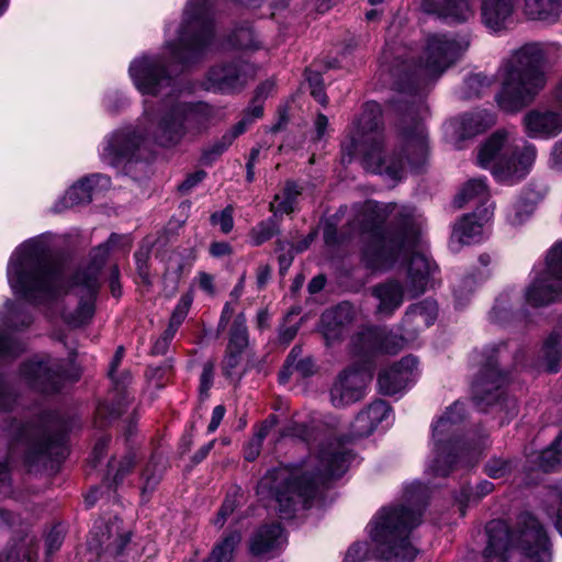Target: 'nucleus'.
<instances>
[{
	"instance_id": "obj_1",
	"label": "nucleus",
	"mask_w": 562,
	"mask_h": 562,
	"mask_svg": "<svg viewBox=\"0 0 562 562\" xmlns=\"http://www.w3.org/2000/svg\"><path fill=\"white\" fill-rule=\"evenodd\" d=\"M214 7V0H188L177 42H167L161 56H142L131 63L128 72L136 89L143 95L166 99L158 108L145 101L136 127L115 132L106 139L101 153L104 161L116 166L145 142L171 148L205 130L210 106L181 100L168 66L188 64L211 47Z\"/></svg>"
},
{
	"instance_id": "obj_2",
	"label": "nucleus",
	"mask_w": 562,
	"mask_h": 562,
	"mask_svg": "<svg viewBox=\"0 0 562 562\" xmlns=\"http://www.w3.org/2000/svg\"><path fill=\"white\" fill-rule=\"evenodd\" d=\"M131 244L128 235L112 234L93 250L92 265L69 281L65 267L52 256L49 236L41 235L24 241L11 255L8 282L15 295L34 304L50 303L65 295L63 319L71 326H81L93 317L98 277L110 249L126 251Z\"/></svg>"
},
{
	"instance_id": "obj_3",
	"label": "nucleus",
	"mask_w": 562,
	"mask_h": 562,
	"mask_svg": "<svg viewBox=\"0 0 562 562\" xmlns=\"http://www.w3.org/2000/svg\"><path fill=\"white\" fill-rule=\"evenodd\" d=\"M425 231L418 210L389 203V313L440 284L439 267L426 251Z\"/></svg>"
},
{
	"instance_id": "obj_4",
	"label": "nucleus",
	"mask_w": 562,
	"mask_h": 562,
	"mask_svg": "<svg viewBox=\"0 0 562 562\" xmlns=\"http://www.w3.org/2000/svg\"><path fill=\"white\" fill-rule=\"evenodd\" d=\"M469 34L428 33L418 49L404 47L394 53L398 88L402 77L411 81V89L425 92L454 64L470 47Z\"/></svg>"
},
{
	"instance_id": "obj_5",
	"label": "nucleus",
	"mask_w": 562,
	"mask_h": 562,
	"mask_svg": "<svg viewBox=\"0 0 562 562\" xmlns=\"http://www.w3.org/2000/svg\"><path fill=\"white\" fill-rule=\"evenodd\" d=\"M355 459L351 450L340 439L322 443L315 454H311L291 471L278 469L267 473L260 481V492H283L271 483L286 481V492H316L329 488L330 482L339 479Z\"/></svg>"
},
{
	"instance_id": "obj_6",
	"label": "nucleus",
	"mask_w": 562,
	"mask_h": 562,
	"mask_svg": "<svg viewBox=\"0 0 562 562\" xmlns=\"http://www.w3.org/2000/svg\"><path fill=\"white\" fill-rule=\"evenodd\" d=\"M487 542L483 552L484 562H509V553L517 550L520 562H551L549 537L539 519L530 513L518 517L513 532L503 520L486 525Z\"/></svg>"
},
{
	"instance_id": "obj_7",
	"label": "nucleus",
	"mask_w": 562,
	"mask_h": 562,
	"mask_svg": "<svg viewBox=\"0 0 562 562\" xmlns=\"http://www.w3.org/2000/svg\"><path fill=\"white\" fill-rule=\"evenodd\" d=\"M544 50L538 43L517 49L501 70L502 89L495 100L505 112H517L528 105L544 88L547 78L541 69Z\"/></svg>"
},
{
	"instance_id": "obj_8",
	"label": "nucleus",
	"mask_w": 562,
	"mask_h": 562,
	"mask_svg": "<svg viewBox=\"0 0 562 562\" xmlns=\"http://www.w3.org/2000/svg\"><path fill=\"white\" fill-rule=\"evenodd\" d=\"M464 405L457 401L432 425L434 457L427 472L447 476L458 465H471L485 447L486 438L461 439L457 436L458 425L463 420Z\"/></svg>"
},
{
	"instance_id": "obj_9",
	"label": "nucleus",
	"mask_w": 562,
	"mask_h": 562,
	"mask_svg": "<svg viewBox=\"0 0 562 562\" xmlns=\"http://www.w3.org/2000/svg\"><path fill=\"white\" fill-rule=\"evenodd\" d=\"M55 428V420L50 415L26 425L10 423L0 430L11 440L9 460L14 462L21 457L29 468L64 460L68 454L67 438L64 432L53 435Z\"/></svg>"
},
{
	"instance_id": "obj_10",
	"label": "nucleus",
	"mask_w": 562,
	"mask_h": 562,
	"mask_svg": "<svg viewBox=\"0 0 562 562\" xmlns=\"http://www.w3.org/2000/svg\"><path fill=\"white\" fill-rule=\"evenodd\" d=\"M537 155L535 144L517 138L508 131L499 130L481 146L477 164L490 169L498 183L514 186L530 173Z\"/></svg>"
},
{
	"instance_id": "obj_11",
	"label": "nucleus",
	"mask_w": 562,
	"mask_h": 562,
	"mask_svg": "<svg viewBox=\"0 0 562 562\" xmlns=\"http://www.w3.org/2000/svg\"><path fill=\"white\" fill-rule=\"evenodd\" d=\"M524 299L532 307L562 300V241H557L549 249L544 262L532 269Z\"/></svg>"
},
{
	"instance_id": "obj_12",
	"label": "nucleus",
	"mask_w": 562,
	"mask_h": 562,
	"mask_svg": "<svg viewBox=\"0 0 562 562\" xmlns=\"http://www.w3.org/2000/svg\"><path fill=\"white\" fill-rule=\"evenodd\" d=\"M362 131L341 144L342 159L350 161L356 153H361L363 167L373 173L386 171L385 136L382 127L372 124L366 115L360 119Z\"/></svg>"
},
{
	"instance_id": "obj_13",
	"label": "nucleus",
	"mask_w": 562,
	"mask_h": 562,
	"mask_svg": "<svg viewBox=\"0 0 562 562\" xmlns=\"http://www.w3.org/2000/svg\"><path fill=\"white\" fill-rule=\"evenodd\" d=\"M422 512L411 507L389 512V562H414L418 550L412 530L420 524Z\"/></svg>"
},
{
	"instance_id": "obj_14",
	"label": "nucleus",
	"mask_w": 562,
	"mask_h": 562,
	"mask_svg": "<svg viewBox=\"0 0 562 562\" xmlns=\"http://www.w3.org/2000/svg\"><path fill=\"white\" fill-rule=\"evenodd\" d=\"M552 99L561 109L536 108L524 115L521 124L529 138L548 140L562 134V76L552 90Z\"/></svg>"
},
{
	"instance_id": "obj_15",
	"label": "nucleus",
	"mask_w": 562,
	"mask_h": 562,
	"mask_svg": "<svg viewBox=\"0 0 562 562\" xmlns=\"http://www.w3.org/2000/svg\"><path fill=\"white\" fill-rule=\"evenodd\" d=\"M268 502L281 519L291 520L323 512L335 497L333 494H269Z\"/></svg>"
},
{
	"instance_id": "obj_16",
	"label": "nucleus",
	"mask_w": 562,
	"mask_h": 562,
	"mask_svg": "<svg viewBox=\"0 0 562 562\" xmlns=\"http://www.w3.org/2000/svg\"><path fill=\"white\" fill-rule=\"evenodd\" d=\"M21 375L31 387L43 393L58 392L68 381L59 362L53 359L27 361L21 369Z\"/></svg>"
},
{
	"instance_id": "obj_17",
	"label": "nucleus",
	"mask_w": 562,
	"mask_h": 562,
	"mask_svg": "<svg viewBox=\"0 0 562 562\" xmlns=\"http://www.w3.org/2000/svg\"><path fill=\"white\" fill-rule=\"evenodd\" d=\"M562 431L554 441L539 452L527 454L530 464L518 477V485L522 488H536L543 480V475L553 471L562 460Z\"/></svg>"
},
{
	"instance_id": "obj_18",
	"label": "nucleus",
	"mask_w": 562,
	"mask_h": 562,
	"mask_svg": "<svg viewBox=\"0 0 562 562\" xmlns=\"http://www.w3.org/2000/svg\"><path fill=\"white\" fill-rule=\"evenodd\" d=\"M495 123V115L486 110H477L463 114L449 121L445 126L447 140L456 148H461V143L477 134Z\"/></svg>"
},
{
	"instance_id": "obj_19",
	"label": "nucleus",
	"mask_w": 562,
	"mask_h": 562,
	"mask_svg": "<svg viewBox=\"0 0 562 562\" xmlns=\"http://www.w3.org/2000/svg\"><path fill=\"white\" fill-rule=\"evenodd\" d=\"M370 374L363 369L344 370L330 389V401L335 407H345L363 398Z\"/></svg>"
},
{
	"instance_id": "obj_20",
	"label": "nucleus",
	"mask_w": 562,
	"mask_h": 562,
	"mask_svg": "<svg viewBox=\"0 0 562 562\" xmlns=\"http://www.w3.org/2000/svg\"><path fill=\"white\" fill-rule=\"evenodd\" d=\"M252 72V66L239 60L216 65L207 74L206 89L222 93L235 92L246 85Z\"/></svg>"
},
{
	"instance_id": "obj_21",
	"label": "nucleus",
	"mask_w": 562,
	"mask_h": 562,
	"mask_svg": "<svg viewBox=\"0 0 562 562\" xmlns=\"http://www.w3.org/2000/svg\"><path fill=\"white\" fill-rule=\"evenodd\" d=\"M378 204L369 201L364 204L366 213H372L364 226L367 245L364 258L369 266L378 268L385 260L386 236L384 216L376 211Z\"/></svg>"
},
{
	"instance_id": "obj_22",
	"label": "nucleus",
	"mask_w": 562,
	"mask_h": 562,
	"mask_svg": "<svg viewBox=\"0 0 562 562\" xmlns=\"http://www.w3.org/2000/svg\"><path fill=\"white\" fill-rule=\"evenodd\" d=\"M130 541V533L123 530L121 521L95 525L88 539V549L98 557L103 554L117 555Z\"/></svg>"
},
{
	"instance_id": "obj_23",
	"label": "nucleus",
	"mask_w": 562,
	"mask_h": 562,
	"mask_svg": "<svg viewBox=\"0 0 562 562\" xmlns=\"http://www.w3.org/2000/svg\"><path fill=\"white\" fill-rule=\"evenodd\" d=\"M493 207L485 206L464 215L453 226L450 244L470 245L481 241L488 232Z\"/></svg>"
},
{
	"instance_id": "obj_24",
	"label": "nucleus",
	"mask_w": 562,
	"mask_h": 562,
	"mask_svg": "<svg viewBox=\"0 0 562 562\" xmlns=\"http://www.w3.org/2000/svg\"><path fill=\"white\" fill-rule=\"evenodd\" d=\"M437 315L438 305L435 300L426 299L411 305L403 319V324L408 328L405 329V334L401 335L396 342H393L389 336V353L392 352L393 345L402 348L406 342L414 339L417 331L432 325Z\"/></svg>"
},
{
	"instance_id": "obj_25",
	"label": "nucleus",
	"mask_w": 562,
	"mask_h": 562,
	"mask_svg": "<svg viewBox=\"0 0 562 562\" xmlns=\"http://www.w3.org/2000/svg\"><path fill=\"white\" fill-rule=\"evenodd\" d=\"M110 178L103 175H91L71 186L56 205V211L72 207L79 204L89 203L93 193L99 189L110 187Z\"/></svg>"
},
{
	"instance_id": "obj_26",
	"label": "nucleus",
	"mask_w": 562,
	"mask_h": 562,
	"mask_svg": "<svg viewBox=\"0 0 562 562\" xmlns=\"http://www.w3.org/2000/svg\"><path fill=\"white\" fill-rule=\"evenodd\" d=\"M263 115V100L254 98L249 106L245 110L243 119L237 122L229 132L223 135L221 140L214 144L205 154V159H213L222 155L234 142L256 120Z\"/></svg>"
},
{
	"instance_id": "obj_27",
	"label": "nucleus",
	"mask_w": 562,
	"mask_h": 562,
	"mask_svg": "<svg viewBox=\"0 0 562 562\" xmlns=\"http://www.w3.org/2000/svg\"><path fill=\"white\" fill-rule=\"evenodd\" d=\"M418 378V361L406 356L389 368V397L402 396Z\"/></svg>"
},
{
	"instance_id": "obj_28",
	"label": "nucleus",
	"mask_w": 562,
	"mask_h": 562,
	"mask_svg": "<svg viewBox=\"0 0 562 562\" xmlns=\"http://www.w3.org/2000/svg\"><path fill=\"white\" fill-rule=\"evenodd\" d=\"M0 562H41L37 537L31 530H26L13 538L0 552Z\"/></svg>"
},
{
	"instance_id": "obj_29",
	"label": "nucleus",
	"mask_w": 562,
	"mask_h": 562,
	"mask_svg": "<svg viewBox=\"0 0 562 562\" xmlns=\"http://www.w3.org/2000/svg\"><path fill=\"white\" fill-rule=\"evenodd\" d=\"M422 9L451 22H465L474 15L469 0H423Z\"/></svg>"
},
{
	"instance_id": "obj_30",
	"label": "nucleus",
	"mask_w": 562,
	"mask_h": 562,
	"mask_svg": "<svg viewBox=\"0 0 562 562\" xmlns=\"http://www.w3.org/2000/svg\"><path fill=\"white\" fill-rule=\"evenodd\" d=\"M288 538L279 524L260 528L250 540V551L255 555L276 554L282 550Z\"/></svg>"
},
{
	"instance_id": "obj_31",
	"label": "nucleus",
	"mask_w": 562,
	"mask_h": 562,
	"mask_svg": "<svg viewBox=\"0 0 562 562\" xmlns=\"http://www.w3.org/2000/svg\"><path fill=\"white\" fill-rule=\"evenodd\" d=\"M517 0H481L482 23L492 32L506 26Z\"/></svg>"
},
{
	"instance_id": "obj_32",
	"label": "nucleus",
	"mask_w": 562,
	"mask_h": 562,
	"mask_svg": "<svg viewBox=\"0 0 562 562\" xmlns=\"http://www.w3.org/2000/svg\"><path fill=\"white\" fill-rule=\"evenodd\" d=\"M458 207L468 204L476 205L475 211L485 206L493 207L494 203L490 199V190L486 180L483 178H474L464 183L454 199Z\"/></svg>"
},
{
	"instance_id": "obj_33",
	"label": "nucleus",
	"mask_w": 562,
	"mask_h": 562,
	"mask_svg": "<svg viewBox=\"0 0 562 562\" xmlns=\"http://www.w3.org/2000/svg\"><path fill=\"white\" fill-rule=\"evenodd\" d=\"M386 416V403L375 401L360 412L351 424V438L369 436Z\"/></svg>"
},
{
	"instance_id": "obj_34",
	"label": "nucleus",
	"mask_w": 562,
	"mask_h": 562,
	"mask_svg": "<svg viewBox=\"0 0 562 562\" xmlns=\"http://www.w3.org/2000/svg\"><path fill=\"white\" fill-rule=\"evenodd\" d=\"M367 541L373 558L383 559L386 553V507L382 506L366 528Z\"/></svg>"
},
{
	"instance_id": "obj_35",
	"label": "nucleus",
	"mask_w": 562,
	"mask_h": 562,
	"mask_svg": "<svg viewBox=\"0 0 562 562\" xmlns=\"http://www.w3.org/2000/svg\"><path fill=\"white\" fill-rule=\"evenodd\" d=\"M404 150L407 153V161L416 164L428 151V134L424 124L415 122L414 125L402 133Z\"/></svg>"
},
{
	"instance_id": "obj_36",
	"label": "nucleus",
	"mask_w": 562,
	"mask_h": 562,
	"mask_svg": "<svg viewBox=\"0 0 562 562\" xmlns=\"http://www.w3.org/2000/svg\"><path fill=\"white\" fill-rule=\"evenodd\" d=\"M322 331L327 341L339 339L344 333L345 324L349 322V307L339 305L336 308L328 310L322 315Z\"/></svg>"
},
{
	"instance_id": "obj_37",
	"label": "nucleus",
	"mask_w": 562,
	"mask_h": 562,
	"mask_svg": "<svg viewBox=\"0 0 562 562\" xmlns=\"http://www.w3.org/2000/svg\"><path fill=\"white\" fill-rule=\"evenodd\" d=\"M403 47H393L392 48V61H387V65H391V68L389 67V76L392 78V90L395 91L398 95L397 98H394L392 102L389 100V113L394 111L396 103L405 102L406 104H413L416 99H419L425 92H415L411 89V81L407 78L402 77V87L398 88V77L396 75V68L395 65L397 64L394 60V53H396L398 49L404 48Z\"/></svg>"
},
{
	"instance_id": "obj_38",
	"label": "nucleus",
	"mask_w": 562,
	"mask_h": 562,
	"mask_svg": "<svg viewBox=\"0 0 562 562\" xmlns=\"http://www.w3.org/2000/svg\"><path fill=\"white\" fill-rule=\"evenodd\" d=\"M542 357L549 372H557L562 359V317L558 328L547 338L542 347Z\"/></svg>"
},
{
	"instance_id": "obj_39",
	"label": "nucleus",
	"mask_w": 562,
	"mask_h": 562,
	"mask_svg": "<svg viewBox=\"0 0 562 562\" xmlns=\"http://www.w3.org/2000/svg\"><path fill=\"white\" fill-rule=\"evenodd\" d=\"M526 10L531 19L554 21L562 12V0H526Z\"/></svg>"
},
{
	"instance_id": "obj_40",
	"label": "nucleus",
	"mask_w": 562,
	"mask_h": 562,
	"mask_svg": "<svg viewBox=\"0 0 562 562\" xmlns=\"http://www.w3.org/2000/svg\"><path fill=\"white\" fill-rule=\"evenodd\" d=\"M300 193L297 184L288 182L283 191L276 194L274 200L270 203V210L274 215L290 214L295 207L296 199Z\"/></svg>"
},
{
	"instance_id": "obj_41",
	"label": "nucleus",
	"mask_w": 562,
	"mask_h": 562,
	"mask_svg": "<svg viewBox=\"0 0 562 562\" xmlns=\"http://www.w3.org/2000/svg\"><path fill=\"white\" fill-rule=\"evenodd\" d=\"M357 345L360 351L373 355L383 353L385 346L384 331L379 328H368L358 335Z\"/></svg>"
},
{
	"instance_id": "obj_42",
	"label": "nucleus",
	"mask_w": 562,
	"mask_h": 562,
	"mask_svg": "<svg viewBox=\"0 0 562 562\" xmlns=\"http://www.w3.org/2000/svg\"><path fill=\"white\" fill-rule=\"evenodd\" d=\"M533 211L532 203H528L525 199L519 196L507 206L506 220L510 225L519 226L530 218Z\"/></svg>"
},
{
	"instance_id": "obj_43",
	"label": "nucleus",
	"mask_w": 562,
	"mask_h": 562,
	"mask_svg": "<svg viewBox=\"0 0 562 562\" xmlns=\"http://www.w3.org/2000/svg\"><path fill=\"white\" fill-rule=\"evenodd\" d=\"M240 539L238 532L231 533L213 549L211 555L204 562H231L234 549Z\"/></svg>"
},
{
	"instance_id": "obj_44",
	"label": "nucleus",
	"mask_w": 562,
	"mask_h": 562,
	"mask_svg": "<svg viewBox=\"0 0 562 562\" xmlns=\"http://www.w3.org/2000/svg\"><path fill=\"white\" fill-rule=\"evenodd\" d=\"M66 528L63 524H56L44 535V558L43 562H49L50 557L57 552L65 539Z\"/></svg>"
},
{
	"instance_id": "obj_45",
	"label": "nucleus",
	"mask_w": 562,
	"mask_h": 562,
	"mask_svg": "<svg viewBox=\"0 0 562 562\" xmlns=\"http://www.w3.org/2000/svg\"><path fill=\"white\" fill-rule=\"evenodd\" d=\"M514 304L513 300L508 294L499 295L495 304L490 312V319L493 323L502 324L514 317Z\"/></svg>"
},
{
	"instance_id": "obj_46",
	"label": "nucleus",
	"mask_w": 562,
	"mask_h": 562,
	"mask_svg": "<svg viewBox=\"0 0 562 562\" xmlns=\"http://www.w3.org/2000/svg\"><path fill=\"white\" fill-rule=\"evenodd\" d=\"M232 47L256 50L261 47L259 40L249 26L239 27L229 38Z\"/></svg>"
},
{
	"instance_id": "obj_47",
	"label": "nucleus",
	"mask_w": 562,
	"mask_h": 562,
	"mask_svg": "<svg viewBox=\"0 0 562 562\" xmlns=\"http://www.w3.org/2000/svg\"><path fill=\"white\" fill-rule=\"evenodd\" d=\"M248 344L247 328L243 315H238L231 330V337L227 349L236 350L237 353L246 348Z\"/></svg>"
},
{
	"instance_id": "obj_48",
	"label": "nucleus",
	"mask_w": 562,
	"mask_h": 562,
	"mask_svg": "<svg viewBox=\"0 0 562 562\" xmlns=\"http://www.w3.org/2000/svg\"><path fill=\"white\" fill-rule=\"evenodd\" d=\"M492 80L481 74H474L469 76L464 81V97L472 98L479 97L485 92L486 89L490 88Z\"/></svg>"
},
{
	"instance_id": "obj_49",
	"label": "nucleus",
	"mask_w": 562,
	"mask_h": 562,
	"mask_svg": "<svg viewBox=\"0 0 562 562\" xmlns=\"http://www.w3.org/2000/svg\"><path fill=\"white\" fill-rule=\"evenodd\" d=\"M552 498L542 508V514L555 526L562 537V494H552Z\"/></svg>"
},
{
	"instance_id": "obj_50",
	"label": "nucleus",
	"mask_w": 562,
	"mask_h": 562,
	"mask_svg": "<svg viewBox=\"0 0 562 562\" xmlns=\"http://www.w3.org/2000/svg\"><path fill=\"white\" fill-rule=\"evenodd\" d=\"M276 232L277 223L273 218L263 221L251 231V241L254 245L259 246L272 238Z\"/></svg>"
},
{
	"instance_id": "obj_51",
	"label": "nucleus",
	"mask_w": 562,
	"mask_h": 562,
	"mask_svg": "<svg viewBox=\"0 0 562 562\" xmlns=\"http://www.w3.org/2000/svg\"><path fill=\"white\" fill-rule=\"evenodd\" d=\"M475 284L476 282L473 277H464L453 285V296L459 306L469 302L474 292Z\"/></svg>"
},
{
	"instance_id": "obj_52",
	"label": "nucleus",
	"mask_w": 562,
	"mask_h": 562,
	"mask_svg": "<svg viewBox=\"0 0 562 562\" xmlns=\"http://www.w3.org/2000/svg\"><path fill=\"white\" fill-rule=\"evenodd\" d=\"M191 304L192 297L188 294L182 295L171 314L168 327L177 331L187 317Z\"/></svg>"
},
{
	"instance_id": "obj_53",
	"label": "nucleus",
	"mask_w": 562,
	"mask_h": 562,
	"mask_svg": "<svg viewBox=\"0 0 562 562\" xmlns=\"http://www.w3.org/2000/svg\"><path fill=\"white\" fill-rule=\"evenodd\" d=\"M367 559H374L371 548L366 542H355L348 548L342 562H363Z\"/></svg>"
},
{
	"instance_id": "obj_54",
	"label": "nucleus",
	"mask_w": 562,
	"mask_h": 562,
	"mask_svg": "<svg viewBox=\"0 0 562 562\" xmlns=\"http://www.w3.org/2000/svg\"><path fill=\"white\" fill-rule=\"evenodd\" d=\"M211 222L214 225H218L223 233H229L234 226L233 209L227 206L222 212L214 213L211 216Z\"/></svg>"
},
{
	"instance_id": "obj_55",
	"label": "nucleus",
	"mask_w": 562,
	"mask_h": 562,
	"mask_svg": "<svg viewBox=\"0 0 562 562\" xmlns=\"http://www.w3.org/2000/svg\"><path fill=\"white\" fill-rule=\"evenodd\" d=\"M16 404V396L10 386L0 379V413L11 412Z\"/></svg>"
},
{
	"instance_id": "obj_56",
	"label": "nucleus",
	"mask_w": 562,
	"mask_h": 562,
	"mask_svg": "<svg viewBox=\"0 0 562 562\" xmlns=\"http://www.w3.org/2000/svg\"><path fill=\"white\" fill-rule=\"evenodd\" d=\"M405 165L406 161L402 157L393 156L392 161H389V188L391 187V182L396 184L400 182L405 175Z\"/></svg>"
},
{
	"instance_id": "obj_57",
	"label": "nucleus",
	"mask_w": 562,
	"mask_h": 562,
	"mask_svg": "<svg viewBox=\"0 0 562 562\" xmlns=\"http://www.w3.org/2000/svg\"><path fill=\"white\" fill-rule=\"evenodd\" d=\"M509 468V462L503 459H492L486 464V472L491 477L499 479L508 472Z\"/></svg>"
},
{
	"instance_id": "obj_58",
	"label": "nucleus",
	"mask_w": 562,
	"mask_h": 562,
	"mask_svg": "<svg viewBox=\"0 0 562 562\" xmlns=\"http://www.w3.org/2000/svg\"><path fill=\"white\" fill-rule=\"evenodd\" d=\"M237 497H238V494H227V497L225 498V501L221 507V510L218 513V517L215 520L216 525L222 526L224 524L226 517L234 512V509L238 503Z\"/></svg>"
},
{
	"instance_id": "obj_59",
	"label": "nucleus",
	"mask_w": 562,
	"mask_h": 562,
	"mask_svg": "<svg viewBox=\"0 0 562 562\" xmlns=\"http://www.w3.org/2000/svg\"><path fill=\"white\" fill-rule=\"evenodd\" d=\"M22 350L19 342L13 341L11 338L0 334V358L15 356Z\"/></svg>"
},
{
	"instance_id": "obj_60",
	"label": "nucleus",
	"mask_w": 562,
	"mask_h": 562,
	"mask_svg": "<svg viewBox=\"0 0 562 562\" xmlns=\"http://www.w3.org/2000/svg\"><path fill=\"white\" fill-rule=\"evenodd\" d=\"M313 428H310L304 423H293L285 430L286 436L296 437L304 441H308L312 436Z\"/></svg>"
},
{
	"instance_id": "obj_61",
	"label": "nucleus",
	"mask_w": 562,
	"mask_h": 562,
	"mask_svg": "<svg viewBox=\"0 0 562 562\" xmlns=\"http://www.w3.org/2000/svg\"><path fill=\"white\" fill-rule=\"evenodd\" d=\"M547 194V188L544 187H528L520 198L525 199L528 203H532V207L535 209L536 205L544 199Z\"/></svg>"
},
{
	"instance_id": "obj_62",
	"label": "nucleus",
	"mask_w": 562,
	"mask_h": 562,
	"mask_svg": "<svg viewBox=\"0 0 562 562\" xmlns=\"http://www.w3.org/2000/svg\"><path fill=\"white\" fill-rule=\"evenodd\" d=\"M548 166L555 171H562V139L554 143L551 148Z\"/></svg>"
},
{
	"instance_id": "obj_63",
	"label": "nucleus",
	"mask_w": 562,
	"mask_h": 562,
	"mask_svg": "<svg viewBox=\"0 0 562 562\" xmlns=\"http://www.w3.org/2000/svg\"><path fill=\"white\" fill-rule=\"evenodd\" d=\"M240 353H237L236 350L227 349L226 356L223 360V371L225 375L232 376L234 374V370L239 364Z\"/></svg>"
},
{
	"instance_id": "obj_64",
	"label": "nucleus",
	"mask_w": 562,
	"mask_h": 562,
	"mask_svg": "<svg viewBox=\"0 0 562 562\" xmlns=\"http://www.w3.org/2000/svg\"><path fill=\"white\" fill-rule=\"evenodd\" d=\"M308 83L312 87V95L315 98L317 102H319L322 105L327 104V97L324 92L321 77L318 75H315L314 77L308 78Z\"/></svg>"
}]
</instances>
